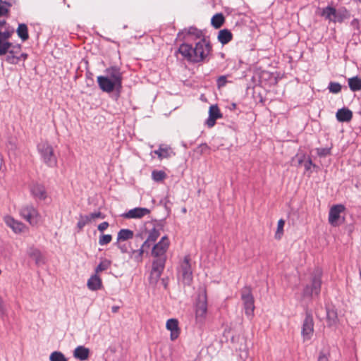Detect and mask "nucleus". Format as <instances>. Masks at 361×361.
Wrapping results in <instances>:
<instances>
[{"instance_id": "f257e3e1", "label": "nucleus", "mask_w": 361, "mask_h": 361, "mask_svg": "<svg viewBox=\"0 0 361 361\" xmlns=\"http://www.w3.org/2000/svg\"><path fill=\"white\" fill-rule=\"evenodd\" d=\"M211 45L204 39L196 43L195 47L188 44H182L178 51L186 58L188 61L193 63H199L203 61L211 51Z\"/></svg>"}, {"instance_id": "f03ea898", "label": "nucleus", "mask_w": 361, "mask_h": 361, "mask_svg": "<svg viewBox=\"0 0 361 361\" xmlns=\"http://www.w3.org/2000/svg\"><path fill=\"white\" fill-rule=\"evenodd\" d=\"M178 283L183 287L190 286L192 281V271L189 257L186 256L181 262L178 270Z\"/></svg>"}, {"instance_id": "7ed1b4c3", "label": "nucleus", "mask_w": 361, "mask_h": 361, "mask_svg": "<svg viewBox=\"0 0 361 361\" xmlns=\"http://www.w3.org/2000/svg\"><path fill=\"white\" fill-rule=\"evenodd\" d=\"M37 150L47 165L49 166H55L56 165L57 159L54 154L53 147L49 142L46 140L41 141L37 145Z\"/></svg>"}, {"instance_id": "20e7f679", "label": "nucleus", "mask_w": 361, "mask_h": 361, "mask_svg": "<svg viewBox=\"0 0 361 361\" xmlns=\"http://www.w3.org/2000/svg\"><path fill=\"white\" fill-rule=\"evenodd\" d=\"M20 216L30 225L35 226L40 221V215L32 205H25L20 209Z\"/></svg>"}, {"instance_id": "39448f33", "label": "nucleus", "mask_w": 361, "mask_h": 361, "mask_svg": "<svg viewBox=\"0 0 361 361\" xmlns=\"http://www.w3.org/2000/svg\"><path fill=\"white\" fill-rule=\"evenodd\" d=\"M207 311V295H198L196 302L195 317L197 322L202 323Z\"/></svg>"}, {"instance_id": "423d86ee", "label": "nucleus", "mask_w": 361, "mask_h": 361, "mask_svg": "<svg viewBox=\"0 0 361 361\" xmlns=\"http://www.w3.org/2000/svg\"><path fill=\"white\" fill-rule=\"evenodd\" d=\"M156 259H154L152 262V269L150 274V282L151 283H156L159 278L160 277L165 266L166 263V257H155Z\"/></svg>"}, {"instance_id": "0eeeda50", "label": "nucleus", "mask_w": 361, "mask_h": 361, "mask_svg": "<svg viewBox=\"0 0 361 361\" xmlns=\"http://www.w3.org/2000/svg\"><path fill=\"white\" fill-rule=\"evenodd\" d=\"M170 243L166 235L163 236L159 243L155 244L152 250V255L154 257H166V252L169 249Z\"/></svg>"}, {"instance_id": "6e6552de", "label": "nucleus", "mask_w": 361, "mask_h": 361, "mask_svg": "<svg viewBox=\"0 0 361 361\" xmlns=\"http://www.w3.org/2000/svg\"><path fill=\"white\" fill-rule=\"evenodd\" d=\"M345 13H347L346 11H344L343 13H341V11H337L334 8L331 6H327L323 9L321 15L330 21L341 22L345 17Z\"/></svg>"}, {"instance_id": "1a4fd4ad", "label": "nucleus", "mask_w": 361, "mask_h": 361, "mask_svg": "<svg viewBox=\"0 0 361 361\" xmlns=\"http://www.w3.org/2000/svg\"><path fill=\"white\" fill-rule=\"evenodd\" d=\"M13 30L6 28L4 31L0 29V55L7 54V51L11 47V43L8 39L13 33Z\"/></svg>"}, {"instance_id": "9d476101", "label": "nucleus", "mask_w": 361, "mask_h": 361, "mask_svg": "<svg viewBox=\"0 0 361 361\" xmlns=\"http://www.w3.org/2000/svg\"><path fill=\"white\" fill-rule=\"evenodd\" d=\"M8 55L6 61L11 64H16L19 62L21 58L25 59L27 54L21 52L20 46H13L7 51Z\"/></svg>"}, {"instance_id": "9b49d317", "label": "nucleus", "mask_w": 361, "mask_h": 361, "mask_svg": "<svg viewBox=\"0 0 361 361\" xmlns=\"http://www.w3.org/2000/svg\"><path fill=\"white\" fill-rule=\"evenodd\" d=\"M345 210L343 204H336L330 208L329 214V223L333 226L339 225L341 214Z\"/></svg>"}, {"instance_id": "f8f14e48", "label": "nucleus", "mask_w": 361, "mask_h": 361, "mask_svg": "<svg viewBox=\"0 0 361 361\" xmlns=\"http://www.w3.org/2000/svg\"><path fill=\"white\" fill-rule=\"evenodd\" d=\"M314 333V321L310 314H307L302 324V335L304 341L310 340Z\"/></svg>"}, {"instance_id": "ddd939ff", "label": "nucleus", "mask_w": 361, "mask_h": 361, "mask_svg": "<svg viewBox=\"0 0 361 361\" xmlns=\"http://www.w3.org/2000/svg\"><path fill=\"white\" fill-rule=\"evenodd\" d=\"M321 271L317 270L312 278L310 283L307 285L306 293H317L321 290Z\"/></svg>"}, {"instance_id": "4468645a", "label": "nucleus", "mask_w": 361, "mask_h": 361, "mask_svg": "<svg viewBox=\"0 0 361 361\" xmlns=\"http://www.w3.org/2000/svg\"><path fill=\"white\" fill-rule=\"evenodd\" d=\"M97 82L101 90L106 92H111L116 88H120L117 84L110 79V77L98 76Z\"/></svg>"}, {"instance_id": "2eb2a0df", "label": "nucleus", "mask_w": 361, "mask_h": 361, "mask_svg": "<svg viewBox=\"0 0 361 361\" xmlns=\"http://www.w3.org/2000/svg\"><path fill=\"white\" fill-rule=\"evenodd\" d=\"M4 222L16 233H21L27 231V226L25 225L10 216L4 217Z\"/></svg>"}, {"instance_id": "dca6fc26", "label": "nucleus", "mask_w": 361, "mask_h": 361, "mask_svg": "<svg viewBox=\"0 0 361 361\" xmlns=\"http://www.w3.org/2000/svg\"><path fill=\"white\" fill-rule=\"evenodd\" d=\"M150 214V210L145 207H136L130 209L128 212L122 214L126 219H141Z\"/></svg>"}, {"instance_id": "f3484780", "label": "nucleus", "mask_w": 361, "mask_h": 361, "mask_svg": "<svg viewBox=\"0 0 361 361\" xmlns=\"http://www.w3.org/2000/svg\"><path fill=\"white\" fill-rule=\"evenodd\" d=\"M245 314L251 319L254 317V298L252 295H243Z\"/></svg>"}, {"instance_id": "a211bd4d", "label": "nucleus", "mask_w": 361, "mask_h": 361, "mask_svg": "<svg viewBox=\"0 0 361 361\" xmlns=\"http://www.w3.org/2000/svg\"><path fill=\"white\" fill-rule=\"evenodd\" d=\"M166 328L171 331L170 338L171 341L177 339L180 335V330L178 326V321L176 319H169L166 324Z\"/></svg>"}, {"instance_id": "6ab92c4d", "label": "nucleus", "mask_w": 361, "mask_h": 361, "mask_svg": "<svg viewBox=\"0 0 361 361\" xmlns=\"http://www.w3.org/2000/svg\"><path fill=\"white\" fill-rule=\"evenodd\" d=\"M221 117L222 114L220 112L219 107L216 105H212L209 109V118L206 123L208 127L212 128L215 125L216 119Z\"/></svg>"}, {"instance_id": "aec40b11", "label": "nucleus", "mask_w": 361, "mask_h": 361, "mask_svg": "<svg viewBox=\"0 0 361 361\" xmlns=\"http://www.w3.org/2000/svg\"><path fill=\"white\" fill-rule=\"evenodd\" d=\"M106 77H110V79L114 81L119 87H121L122 75L119 68L116 67H111L106 70Z\"/></svg>"}, {"instance_id": "412c9836", "label": "nucleus", "mask_w": 361, "mask_h": 361, "mask_svg": "<svg viewBox=\"0 0 361 361\" xmlns=\"http://www.w3.org/2000/svg\"><path fill=\"white\" fill-rule=\"evenodd\" d=\"M30 191L32 195L37 199L45 200L47 197L44 187L39 183H32L30 186Z\"/></svg>"}, {"instance_id": "4be33fe9", "label": "nucleus", "mask_w": 361, "mask_h": 361, "mask_svg": "<svg viewBox=\"0 0 361 361\" xmlns=\"http://www.w3.org/2000/svg\"><path fill=\"white\" fill-rule=\"evenodd\" d=\"M27 254L30 258L35 260L36 264L40 265L44 263V258L39 250L30 247L27 251Z\"/></svg>"}, {"instance_id": "5701e85b", "label": "nucleus", "mask_w": 361, "mask_h": 361, "mask_svg": "<svg viewBox=\"0 0 361 361\" xmlns=\"http://www.w3.org/2000/svg\"><path fill=\"white\" fill-rule=\"evenodd\" d=\"M90 350L88 348L80 345L78 346L73 352V356L80 360H86L88 359Z\"/></svg>"}, {"instance_id": "b1692460", "label": "nucleus", "mask_w": 361, "mask_h": 361, "mask_svg": "<svg viewBox=\"0 0 361 361\" xmlns=\"http://www.w3.org/2000/svg\"><path fill=\"white\" fill-rule=\"evenodd\" d=\"M353 113L348 109H339L336 113V118L339 121L348 122L352 119Z\"/></svg>"}, {"instance_id": "393cba45", "label": "nucleus", "mask_w": 361, "mask_h": 361, "mask_svg": "<svg viewBox=\"0 0 361 361\" xmlns=\"http://www.w3.org/2000/svg\"><path fill=\"white\" fill-rule=\"evenodd\" d=\"M101 286L102 280L96 274L92 276L87 281V286L92 291L99 290Z\"/></svg>"}, {"instance_id": "a878e982", "label": "nucleus", "mask_w": 361, "mask_h": 361, "mask_svg": "<svg viewBox=\"0 0 361 361\" xmlns=\"http://www.w3.org/2000/svg\"><path fill=\"white\" fill-rule=\"evenodd\" d=\"M159 235V230L154 227L149 231L147 238L144 242V246H150V243L155 242Z\"/></svg>"}, {"instance_id": "bb28decb", "label": "nucleus", "mask_w": 361, "mask_h": 361, "mask_svg": "<svg viewBox=\"0 0 361 361\" xmlns=\"http://www.w3.org/2000/svg\"><path fill=\"white\" fill-rule=\"evenodd\" d=\"M232 33L228 30L224 29L219 31L218 39L221 44H226L232 39Z\"/></svg>"}, {"instance_id": "cd10ccee", "label": "nucleus", "mask_w": 361, "mask_h": 361, "mask_svg": "<svg viewBox=\"0 0 361 361\" xmlns=\"http://www.w3.org/2000/svg\"><path fill=\"white\" fill-rule=\"evenodd\" d=\"M133 236H134V233L133 231H131L130 229H121L118 233L117 241L118 242L126 241V240L133 238Z\"/></svg>"}, {"instance_id": "c85d7f7f", "label": "nucleus", "mask_w": 361, "mask_h": 361, "mask_svg": "<svg viewBox=\"0 0 361 361\" xmlns=\"http://www.w3.org/2000/svg\"><path fill=\"white\" fill-rule=\"evenodd\" d=\"M154 153L157 154L160 159H162L171 157L172 151L169 147L160 146L157 150L154 152Z\"/></svg>"}, {"instance_id": "c756f323", "label": "nucleus", "mask_w": 361, "mask_h": 361, "mask_svg": "<svg viewBox=\"0 0 361 361\" xmlns=\"http://www.w3.org/2000/svg\"><path fill=\"white\" fill-rule=\"evenodd\" d=\"M348 85L350 89L353 91L361 90V79L360 78L355 76L348 79Z\"/></svg>"}, {"instance_id": "7c9ffc66", "label": "nucleus", "mask_w": 361, "mask_h": 361, "mask_svg": "<svg viewBox=\"0 0 361 361\" xmlns=\"http://www.w3.org/2000/svg\"><path fill=\"white\" fill-rule=\"evenodd\" d=\"M326 318L329 326L335 325L338 322V314L334 309H327Z\"/></svg>"}, {"instance_id": "2f4dec72", "label": "nucleus", "mask_w": 361, "mask_h": 361, "mask_svg": "<svg viewBox=\"0 0 361 361\" xmlns=\"http://www.w3.org/2000/svg\"><path fill=\"white\" fill-rule=\"evenodd\" d=\"M111 265V261L107 259H103L101 260L99 264L95 268V274H98L99 273L107 270Z\"/></svg>"}, {"instance_id": "473e14b6", "label": "nucleus", "mask_w": 361, "mask_h": 361, "mask_svg": "<svg viewBox=\"0 0 361 361\" xmlns=\"http://www.w3.org/2000/svg\"><path fill=\"white\" fill-rule=\"evenodd\" d=\"M17 34L23 41L27 40L29 37L27 25L23 23L20 24L17 29Z\"/></svg>"}, {"instance_id": "72a5a7b5", "label": "nucleus", "mask_w": 361, "mask_h": 361, "mask_svg": "<svg viewBox=\"0 0 361 361\" xmlns=\"http://www.w3.org/2000/svg\"><path fill=\"white\" fill-rule=\"evenodd\" d=\"M224 23V17L221 13L214 15L212 18V25L215 28H219Z\"/></svg>"}, {"instance_id": "f704fd0d", "label": "nucleus", "mask_w": 361, "mask_h": 361, "mask_svg": "<svg viewBox=\"0 0 361 361\" xmlns=\"http://www.w3.org/2000/svg\"><path fill=\"white\" fill-rule=\"evenodd\" d=\"M187 35L194 39H200L202 37V32L197 28L190 27L187 31Z\"/></svg>"}, {"instance_id": "c9c22d12", "label": "nucleus", "mask_w": 361, "mask_h": 361, "mask_svg": "<svg viewBox=\"0 0 361 361\" xmlns=\"http://www.w3.org/2000/svg\"><path fill=\"white\" fill-rule=\"evenodd\" d=\"M285 225V221L280 219L277 224V229L275 233V238L280 240L283 234V227Z\"/></svg>"}, {"instance_id": "e433bc0d", "label": "nucleus", "mask_w": 361, "mask_h": 361, "mask_svg": "<svg viewBox=\"0 0 361 361\" xmlns=\"http://www.w3.org/2000/svg\"><path fill=\"white\" fill-rule=\"evenodd\" d=\"M49 360L50 361H67L64 355L59 351H54L51 353Z\"/></svg>"}, {"instance_id": "4c0bfd02", "label": "nucleus", "mask_w": 361, "mask_h": 361, "mask_svg": "<svg viewBox=\"0 0 361 361\" xmlns=\"http://www.w3.org/2000/svg\"><path fill=\"white\" fill-rule=\"evenodd\" d=\"M152 178L155 181H161L166 178V174L163 171H154L152 173Z\"/></svg>"}, {"instance_id": "58836bf2", "label": "nucleus", "mask_w": 361, "mask_h": 361, "mask_svg": "<svg viewBox=\"0 0 361 361\" xmlns=\"http://www.w3.org/2000/svg\"><path fill=\"white\" fill-rule=\"evenodd\" d=\"M11 2L0 0V16H4L8 12V8L11 6Z\"/></svg>"}, {"instance_id": "ea45409f", "label": "nucleus", "mask_w": 361, "mask_h": 361, "mask_svg": "<svg viewBox=\"0 0 361 361\" xmlns=\"http://www.w3.org/2000/svg\"><path fill=\"white\" fill-rule=\"evenodd\" d=\"M90 222H91V220L88 215H81L79 218L77 226L80 230H81L86 224H89Z\"/></svg>"}, {"instance_id": "a19ab883", "label": "nucleus", "mask_w": 361, "mask_h": 361, "mask_svg": "<svg viewBox=\"0 0 361 361\" xmlns=\"http://www.w3.org/2000/svg\"><path fill=\"white\" fill-rule=\"evenodd\" d=\"M330 92L337 94L341 91V85L338 82H331L329 85Z\"/></svg>"}, {"instance_id": "79ce46f5", "label": "nucleus", "mask_w": 361, "mask_h": 361, "mask_svg": "<svg viewBox=\"0 0 361 361\" xmlns=\"http://www.w3.org/2000/svg\"><path fill=\"white\" fill-rule=\"evenodd\" d=\"M112 240L111 235L106 234L100 236L99 240V244L100 245H104L109 244Z\"/></svg>"}, {"instance_id": "37998d69", "label": "nucleus", "mask_w": 361, "mask_h": 361, "mask_svg": "<svg viewBox=\"0 0 361 361\" xmlns=\"http://www.w3.org/2000/svg\"><path fill=\"white\" fill-rule=\"evenodd\" d=\"M150 246H144V243H142L141 247L135 251L134 253L135 255V257L137 258V259L138 260H141L142 259V255L143 253L145 252V251L147 250V249H149Z\"/></svg>"}, {"instance_id": "c03bdc74", "label": "nucleus", "mask_w": 361, "mask_h": 361, "mask_svg": "<svg viewBox=\"0 0 361 361\" xmlns=\"http://www.w3.org/2000/svg\"><path fill=\"white\" fill-rule=\"evenodd\" d=\"M317 151V154L320 157H325L330 154V149L329 148H319Z\"/></svg>"}, {"instance_id": "a18cd8bd", "label": "nucleus", "mask_w": 361, "mask_h": 361, "mask_svg": "<svg viewBox=\"0 0 361 361\" xmlns=\"http://www.w3.org/2000/svg\"><path fill=\"white\" fill-rule=\"evenodd\" d=\"M88 216L91 220V221L97 218H101V219L104 218V216L100 212L91 213V214H88Z\"/></svg>"}, {"instance_id": "49530a36", "label": "nucleus", "mask_w": 361, "mask_h": 361, "mask_svg": "<svg viewBox=\"0 0 361 361\" xmlns=\"http://www.w3.org/2000/svg\"><path fill=\"white\" fill-rule=\"evenodd\" d=\"M227 82L226 77L224 75L220 76L217 80V86L219 88L224 87Z\"/></svg>"}, {"instance_id": "de8ad7c7", "label": "nucleus", "mask_w": 361, "mask_h": 361, "mask_svg": "<svg viewBox=\"0 0 361 361\" xmlns=\"http://www.w3.org/2000/svg\"><path fill=\"white\" fill-rule=\"evenodd\" d=\"M312 166L316 167V165L312 164V161L310 159H308L304 162V167L306 171L310 170Z\"/></svg>"}, {"instance_id": "09e8293b", "label": "nucleus", "mask_w": 361, "mask_h": 361, "mask_svg": "<svg viewBox=\"0 0 361 361\" xmlns=\"http://www.w3.org/2000/svg\"><path fill=\"white\" fill-rule=\"evenodd\" d=\"M318 361H329L328 354L321 352L318 357Z\"/></svg>"}, {"instance_id": "8fccbe9b", "label": "nucleus", "mask_w": 361, "mask_h": 361, "mask_svg": "<svg viewBox=\"0 0 361 361\" xmlns=\"http://www.w3.org/2000/svg\"><path fill=\"white\" fill-rule=\"evenodd\" d=\"M109 227V223L106 221L102 222L98 226V230L99 231H104Z\"/></svg>"}, {"instance_id": "3c124183", "label": "nucleus", "mask_w": 361, "mask_h": 361, "mask_svg": "<svg viewBox=\"0 0 361 361\" xmlns=\"http://www.w3.org/2000/svg\"><path fill=\"white\" fill-rule=\"evenodd\" d=\"M200 150V153L207 152L209 150V147L207 144H202L198 147Z\"/></svg>"}, {"instance_id": "603ef678", "label": "nucleus", "mask_w": 361, "mask_h": 361, "mask_svg": "<svg viewBox=\"0 0 361 361\" xmlns=\"http://www.w3.org/2000/svg\"><path fill=\"white\" fill-rule=\"evenodd\" d=\"M6 313V310L4 305L3 300L0 297V316L4 315Z\"/></svg>"}, {"instance_id": "864d4df0", "label": "nucleus", "mask_w": 361, "mask_h": 361, "mask_svg": "<svg viewBox=\"0 0 361 361\" xmlns=\"http://www.w3.org/2000/svg\"><path fill=\"white\" fill-rule=\"evenodd\" d=\"M119 308H120V306H113L111 307V310L114 313H116L118 312V310H119Z\"/></svg>"}, {"instance_id": "5fc2aeb1", "label": "nucleus", "mask_w": 361, "mask_h": 361, "mask_svg": "<svg viewBox=\"0 0 361 361\" xmlns=\"http://www.w3.org/2000/svg\"><path fill=\"white\" fill-rule=\"evenodd\" d=\"M6 24L5 20H0V27H2Z\"/></svg>"}, {"instance_id": "6e6d98bb", "label": "nucleus", "mask_w": 361, "mask_h": 361, "mask_svg": "<svg viewBox=\"0 0 361 361\" xmlns=\"http://www.w3.org/2000/svg\"><path fill=\"white\" fill-rule=\"evenodd\" d=\"M136 238H140V239H143V234L142 233L137 234V235H136Z\"/></svg>"}, {"instance_id": "4d7b16f0", "label": "nucleus", "mask_w": 361, "mask_h": 361, "mask_svg": "<svg viewBox=\"0 0 361 361\" xmlns=\"http://www.w3.org/2000/svg\"><path fill=\"white\" fill-rule=\"evenodd\" d=\"M183 212H186V209L184 208V209H183Z\"/></svg>"}]
</instances>
